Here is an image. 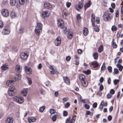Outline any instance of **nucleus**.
I'll list each match as a JSON object with an SVG mask.
<instances>
[{"instance_id": "obj_1", "label": "nucleus", "mask_w": 123, "mask_h": 123, "mask_svg": "<svg viewBox=\"0 0 123 123\" xmlns=\"http://www.w3.org/2000/svg\"><path fill=\"white\" fill-rule=\"evenodd\" d=\"M43 25L42 24L40 23H38L37 24V25L35 30V31L37 35H39L40 30L42 29Z\"/></svg>"}, {"instance_id": "obj_2", "label": "nucleus", "mask_w": 123, "mask_h": 123, "mask_svg": "<svg viewBox=\"0 0 123 123\" xmlns=\"http://www.w3.org/2000/svg\"><path fill=\"white\" fill-rule=\"evenodd\" d=\"M103 17L104 20L105 21H109L111 19L110 14L108 11L104 13Z\"/></svg>"}, {"instance_id": "obj_3", "label": "nucleus", "mask_w": 123, "mask_h": 123, "mask_svg": "<svg viewBox=\"0 0 123 123\" xmlns=\"http://www.w3.org/2000/svg\"><path fill=\"white\" fill-rule=\"evenodd\" d=\"M16 90L14 86L10 87L8 90V94L10 96H12L14 95L16 92Z\"/></svg>"}, {"instance_id": "obj_4", "label": "nucleus", "mask_w": 123, "mask_h": 123, "mask_svg": "<svg viewBox=\"0 0 123 123\" xmlns=\"http://www.w3.org/2000/svg\"><path fill=\"white\" fill-rule=\"evenodd\" d=\"M14 100L16 102L19 104H21L24 102V99L22 97L15 96L14 98Z\"/></svg>"}, {"instance_id": "obj_5", "label": "nucleus", "mask_w": 123, "mask_h": 123, "mask_svg": "<svg viewBox=\"0 0 123 123\" xmlns=\"http://www.w3.org/2000/svg\"><path fill=\"white\" fill-rule=\"evenodd\" d=\"M49 68L50 69L52 70V71H50L51 74H55L57 75L58 74V73L56 70V68L55 67H54L52 65H50L49 66Z\"/></svg>"}, {"instance_id": "obj_6", "label": "nucleus", "mask_w": 123, "mask_h": 123, "mask_svg": "<svg viewBox=\"0 0 123 123\" xmlns=\"http://www.w3.org/2000/svg\"><path fill=\"white\" fill-rule=\"evenodd\" d=\"M1 13L2 15L4 17H7L9 16V11L6 9H3L2 10Z\"/></svg>"}, {"instance_id": "obj_7", "label": "nucleus", "mask_w": 123, "mask_h": 123, "mask_svg": "<svg viewBox=\"0 0 123 123\" xmlns=\"http://www.w3.org/2000/svg\"><path fill=\"white\" fill-rule=\"evenodd\" d=\"M10 31L7 27H5L3 30L2 33L4 35H7L10 32Z\"/></svg>"}, {"instance_id": "obj_8", "label": "nucleus", "mask_w": 123, "mask_h": 123, "mask_svg": "<svg viewBox=\"0 0 123 123\" xmlns=\"http://www.w3.org/2000/svg\"><path fill=\"white\" fill-rule=\"evenodd\" d=\"M50 14V12L49 11H43L42 12L41 15L44 18L49 16Z\"/></svg>"}, {"instance_id": "obj_9", "label": "nucleus", "mask_w": 123, "mask_h": 123, "mask_svg": "<svg viewBox=\"0 0 123 123\" xmlns=\"http://www.w3.org/2000/svg\"><path fill=\"white\" fill-rule=\"evenodd\" d=\"M44 7L47 9H51L52 6L51 4L48 2H45L44 4Z\"/></svg>"}, {"instance_id": "obj_10", "label": "nucleus", "mask_w": 123, "mask_h": 123, "mask_svg": "<svg viewBox=\"0 0 123 123\" xmlns=\"http://www.w3.org/2000/svg\"><path fill=\"white\" fill-rule=\"evenodd\" d=\"M58 25L59 27L62 28L64 25V23L62 20L59 19L58 20Z\"/></svg>"}, {"instance_id": "obj_11", "label": "nucleus", "mask_w": 123, "mask_h": 123, "mask_svg": "<svg viewBox=\"0 0 123 123\" xmlns=\"http://www.w3.org/2000/svg\"><path fill=\"white\" fill-rule=\"evenodd\" d=\"M83 4L81 2H79L78 4L76 6V8L78 11H79L83 7Z\"/></svg>"}, {"instance_id": "obj_12", "label": "nucleus", "mask_w": 123, "mask_h": 123, "mask_svg": "<svg viewBox=\"0 0 123 123\" xmlns=\"http://www.w3.org/2000/svg\"><path fill=\"white\" fill-rule=\"evenodd\" d=\"M61 39L60 37H58L55 40V44L56 46L59 45L61 43Z\"/></svg>"}, {"instance_id": "obj_13", "label": "nucleus", "mask_w": 123, "mask_h": 123, "mask_svg": "<svg viewBox=\"0 0 123 123\" xmlns=\"http://www.w3.org/2000/svg\"><path fill=\"white\" fill-rule=\"evenodd\" d=\"M28 56L27 53L23 52L20 54V57L21 59H26Z\"/></svg>"}, {"instance_id": "obj_14", "label": "nucleus", "mask_w": 123, "mask_h": 123, "mask_svg": "<svg viewBox=\"0 0 123 123\" xmlns=\"http://www.w3.org/2000/svg\"><path fill=\"white\" fill-rule=\"evenodd\" d=\"M15 70L18 73L20 72L22 70V67L18 65H17L15 67Z\"/></svg>"}, {"instance_id": "obj_15", "label": "nucleus", "mask_w": 123, "mask_h": 123, "mask_svg": "<svg viewBox=\"0 0 123 123\" xmlns=\"http://www.w3.org/2000/svg\"><path fill=\"white\" fill-rule=\"evenodd\" d=\"M63 79L64 82L65 83L68 85L70 84V80L68 77L67 76L63 77Z\"/></svg>"}, {"instance_id": "obj_16", "label": "nucleus", "mask_w": 123, "mask_h": 123, "mask_svg": "<svg viewBox=\"0 0 123 123\" xmlns=\"http://www.w3.org/2000/svg\"><path fill=\"white\" fill-rule=\"evenodd\" d=\"M36 120V118L33 117H30L28 118V121L30 123L35 122Z\"/></svg>"}, {"instance_id": "obj_17", "label": "nucleus", "mask_w": 123, "mask_h": 123, "mask_svg": "<svg viewBox=\"0 0 123 123\" xmlns=\"http://www.w3.org/2000/svg\"><path fill=\"white\" fill-rule=\"evenodd\" d=\"M25 71L26 73L28 74H31V69L30 68L27 67H25Z\"/></svg>"}, {"instance_id": "obj_18", "label": "nucleus", "mask_w": 123, "mask_h": 123, "mask_svg": "<svg viewBox=\"0 0 123 123\" xmlns=\"http://www.w3.org/2000/svg\"><path fill=\"white\" fill-rule=\"evenodd\" d=\"M95 16L93 14H92L91 16V21L92 26H94L95 23Z\"/></svg>"}, {"instance_id": "obj_19", "label": "nucleus", "mask_w": 123, "mask_h": 123, "mask_svg": "<svg viewBox=\"0 0 123 123\" xmlns=\"http://www.w3.org/2000/svg\"><path fill=\"white\" fill-rule=\"evenodd\" d=\"M91 64L92 65L94 68H97L98 67L99 64L97 62L95 61H94L92 62Z\"/></svg>"}, {"instance_id": "obj_20", "label": "nucleus", "mask_w": 123, "mask_h": 123, "mask_svg": "<svg viewBox=\"0 0 123 123\" xmlns=\"http://www.w3.org/2000/svg\"><path fill=\"white\" fill-rule=\"evenodd\" d=\"M91 3V1L89 0L88 2L85 4L84 6L85 10H86L87 8L90 6Z\"/></svg>"}, {"instance_id": "obj_21", "label": "nucleus", "mask_w": 123, "mask_h": 123, "mask_svg": "<svg viewBox=\"0 0 123 123\" xmlns=\"http://www.w3.org/2000/svg\"><path fill=\"white\" fill-rule=\"evenodd\" d=\"M28 90L27 89L23 90L21 92V93L24 96H26Z\"/></svg>"}, {"instance_id": "obj_22", "label": "nucleus", "mask_w": 123, "mask_h": 123, "mask_svg": "<svg viewBox=\"0 0 123 123\" xmlns=\"http://www.w3.org/2000/svg\"><path fill=\"white\" fill-rule=\"evenodd\" d=\"M13 121V119L12 117H9L7 119L6 123H12Z\"/></svg>"}, {"instance_id": "obj_23", "label": "nucleus", "mask_w": 123, "mask_h": 123, "mask_svg": "<svg viewBox=\"0 0 123 123\" xmlns=\"http://www.w3.org/2000/svg\"><path fill=\"white\" fill-rule=\"evenodd\" d=\"M6 83L8 86L10 87H11V86L13 84V81L12 80H8L7 81Z\"/></svg>"}, {"instance_id": "obj_24", "label": "nucleus", "mask_w": 123, "mask_h": 123, "mask_svg": "<svg viewBox=\"0 0 123 123\" xmlns=\"http://www.w3.org/2000/svg\"><path fill=\"white\" fill-rule=\"evenodd\" d=\"M79 79L81 82L86 79L85 76L82 74L79 75Z\"/></svg>"}, {"instance_id": "obj_25", "label": "nucleus", "mask_w": 123, "mask_h": 123, "mask_svg": "<svg viewBox=\"0 0 123 123\" xmlns=\"http://www.w3.org/2000/svg\"><path fill=\"white\" fill-rule=\"evenodd\" d=\"M16 0H10V3L11 6H14L16 4Z\"/></svg>"}, {"instance_id": "obj_26", "label": "nucleus", "mask_w": 123, "mask_h": 123, "mask_svg": "<svg viewBox=\"0 0 123 123\" xmlns=\"http://www.w3.org/2000/svg\"><path fill=\"white\" fill-rule=\"evenodd\" d=\"M82 85L85 87H86L88 85V83L86 79L81 82Z\"/></svg>"}, {"instance_id": "obj_27", "label": "nucleus", "mask_w": 123, "mask_h": 123, "mask_svg": "<svg viewBox=\"0 0 123 123\" xmlns=\"http://www.w3.org/2000/svg\"><path fill=\"white\" fill-rule=\"evenodd\" d=\"M1 68L3 70H6L8 68V65L5 64L3 65L1 67Z\"/></svg>"}, {"instance_id": "obj_28", "label": "nucleus", "mask_w": 123, "mask_h": 123, "mask_svg": "<svg viewBox=\"0 0 123 123\" xmlns=\"http://www.w3.org/2000/svg\"><path fill=\"white\" fill-rule=\"evenodd\" d=\"M10 16L12 18L15 17L16 16V13L13 11H12L11 13Z\"/></svg>"}, {"instance_id": "obj_29", "label": "nucleus", "mask_w": 123, "mask_h": 123, "mask_svg": "<svg viewBox=\"0 0 123 123\" xmlns=\"http://www.w3.org/2000/svg\"><path fill=\"white\" fill-rule=\"evenodd\" d=\"M83 34L85 35H86L88 34V29L86 27L84 28L83 31Z\"/></svg>"}, {"instance_id": "obj_30", "label": "nucleus", "mask_w": 123, "mask_h": 123, "mask_svg": "<svg viewBox=\"0 0 123 123\" xmlns=\"http://www.w3.org/2000/svg\"><path fill=\"white\" fill-rule=\"evenodd\" d=\"M73 37V33L71 32H69L68 34V38L71 39Z\"/></svg>"}, {"instance_id": "obj_31", "label": "nucleus", "mask_w": 123, "mask_h": 123, "mask_svg": "<svg viewBox=\"0 0 123 123\" xmlns=\"http://www.w3.org/2000/svg\"><path fill=\"white\" fill-rule=\"evenodd\" d=\"M67 11V10L66 9H64L62 12V15L63 17H64V16H66L68 14Z\"/></svg>"}, {"instance_id": "obj_32", "label": "nucleus", "mask_w": 123, "mask_h": 123, "mask_svg": "<svg viewBox=\"0 0 123 123\" xmlns=\"http://www.w3.org/2000/svg\"><path fill=\"white\" fill-rule=\"evenodd\" d=\"M76 118V116L75 115L74 116L70 121L69 123H74L75 121Z\"/></svg>"}, {"instance_id": "obj_33", "label": "nucleus", "mask_w": 123, "mask_h": 123, "mask_svg": "<svg viewBox=\"0 0 123 123\" xmlns=\"http://www.w3.org/2000/svg\"><path fill=\"white\" fill-rule=\"evenodd\" d=\"M93 56L94 57V59L96 60L98 58V55L97 52H94L93 53Z\"/></svg>"}, {"instance_id": "obj_34", "label": "nucleus", "mask_w": 123, "mask_h": 123, "mask_svg": "<svg viewBox=\"0 0 123 123\" xmlns=\"http://www.w3.org/2000/svg\"><path fill=\"white\" fill-rule=\"evenodd\" d=\"M117 67L119 68V70L120 71H122L123 68V67L120 64H117Z\"/></svg>"}, {"instance_id": "obj_35", "label": "nucleus", "mask_w": 123, "mask_h": 123, "mask_svg": "<svg viewBox=\"0 0 123 123\" xmlns=\"http://www.w3.org/2000/svg\"><path fill=\"white\" fill-rule=\"evenodd\" d=\"M92 26L93 27H94V29L95 31L96 32H98L99 31V29L97 25H94V26Z\"/></svg>"}, {"instance_id": "obj_36", "label": "nucleus", "mask_w": 123, "mask_h": 123, "mask_svg": "<svg viewBox=\"0 0 123 123\" xmlns=\"http://www.w3.org/2000/svg\"><path fill=\"white\" fill-rule=\"evenodd\" d=\"M112 46L114 48H116L117 47V45L116 43L114 42V39H113L112 41Z\"/></svg>"}, {"instance_id": "obj_37", "label": "nucleus", "mask_w": 123, "mask_h": 123, "mask_svg": "<svg viewBox=\"0 0 123 123\" xmlns=\"http://www.w3.org/2000/svg\"><path fill=\"white\" fill-rule=\"evenodd\" d=\"M26 79L28 81V84L29 85H31L32 82V80L31 78L28 77H27Z\"/></svg>"}, {"instance_id": "obj_38", "label": "nucleus", "mask_w": 123, "mask_h": 123, "mask_svg": "<svg viewBox=\"0 0 123 123\" xmlns=\"http://www.w3.org/2000/svg\"><path fill=\"white\" fill-rule=\"evenodd\" d=\"M103 45H101L98 48V52H99L100 53L103 51Z\"/></svg>"}, {"instance_id": "obj_39", "label": "nucleus", "mask_w": 123, "mask_h": 123, "mask_svg": "<svg viewBox=\"0 0 123 123\" xmlns=\"http://www.w3.org/2000/svg\"><path fill=\"white\" fill-rule=\"evenodd\" d=\"M86 114L87 115H90L91 116H92L93 115V113L89 111H86Z\"/></svg>"}, {"instance_id": "obj_40", "label": "nucleus", "mask_w": 123, "mask_h": 123, "mask_svg": "<svg viewBox=\"0 0 123 123\" xmlns=\"http://www.w3.org/2000/svg\"><path fill=\"white\" fill-rule=\"evenodd\" d=\"M23 28L22 27H20L18 30V33H22L23 32Z\"/></svg>"}, {"instance_id": "obj_41", "label": "nucleus", "mask_w": 123, "mask_h": 123, "mask_svg": "<svg viewBox=\"0 0 123 123\" xmlns=\"http://www.w3.org/2000/svg\"><path fill=\"white\" fill-rule=\"evenodd\" d=\"M45 108V107L44 106H43L39 108V110L40 112H43Z\"/></svg>"}, {"instance_id": "obj_42", "label": "nucleus", "mask_w": 123, "mask_h": 123, "mask_svg": "<svg viewBox=\"0 0 123 123\" xmlns=\"http://www.w3.org/2000/svg\"><path fill=\"white\" fill-rule=\"evenodd\" d=\"M105 62H104L103 64V65L101 67V70H104L105 69Z\"/></svg>"}, {"instance_id": "obj_43", "label": "nucleus", "mask_w": 123, "mask_h": 123, "mask_svg": "<svg viewBox=\"0 0 123 123\" xmlns=\"http://www.w3.org/2000/svg\"><path fill=\"white\" fill-rule=\"evenodd\" d=\"M19 4L21 5H24L25 3V0H19Z\"/></svg>"}, {"instance_id": "obj_44", "label": "nucleus", "mask_w": 123, "mask_h": 123, "mask_svg": "<svg viewBox=\"0 0 123 123\" xmlns=\"http://www.w3.org/2000/svg\"><path fill=\"white\" fill-rule=\"evenodd\" d=\"M111 29L112 31H114L117 30V28L115 26L113 25L112 26Z\"/></svg>"}, {"instance_id": "obj_45", "label": "nucleus", "mask_w": 123, "mask_h": 123, "mask_svg": "<svg viewBox=\"0 0 123 123\" xmlns=\"http://www.w3.org/2000/svg\"><path fill=\"white\" fill-rule=\"evenodd\" d=\"M16 77L17 79L19 80L21 79V75L19 74H17L16 75Z\"/></svg>"}, {"instance_id": "obj_46", "label": "nucleus", "mask_w": 123, "mask_h": 123, "mask_svg": "<svg viewBox=\"0 0 123 123\" xmlns=\"http://www.w3.org/2000/svg\"><path fill=\"white\" fill-rule=\"evenodd\" d=\"M83 72L85 74H89L90 73L91 71L90 70H88L87 71H83Z\"/></svg>"}, {"instance_id": "obj_47", "label": "nucleus", "mask_w": 123, "mask_h": 123, "mask_svg": "<svg viewBox=\"0 0 123 123\" xmlns=\"http://www.w3.org/2000/svg\"><path fill=\"white\" fill-rule=\"evenodd\" d=\"M55 112V111L53 109H50V112L51 114H54Z\"/></svg>"}, {"instance_id": "obj_48", "label": "nucleus", "mask_w": 123, "mask_h": 123, "mask_svg": "<svg viewBox=\"0 0 123 123\" xmlns=\"http://www.w3.org/2000/svg\"><path fill=\"white\" fill-rule=\"evenodd\" d=\"M52 120L53 121H55L56 119V117L55 115L53 116L52 117Z\"/></svg>"}, {"instance_id": "obj_49", "label": "nucleus", "mask_w": 123, "mask_h": 123, "mask_svg": "<svg viewBox=\"0 0 123 123\" xmlns=\"http://www.w3.org/2000/svg\"><path fill=\"white\" fill-rule=\"evenodd\" d=\"M70 104L68 102H67L65 105V106L66 108H68L70 106Z\"/></svg>"}, {"instance_id": "obj_50", "label": "nucleus", "mask_w": 123, "mask_h": 123, "mask_svg": "<svg viewBox=\"0 0 123 123\" xmlns=\"http://www.w3.org/2000/svg\"><path fill=\"white\" fill-rule=\"evenodd\" d=\"M119 80H114V83L115 85H116L117 83L119 82Z\"/></svg>"}, {"instance_id": "obj_51", "label": "nucleus", "mask_w": 123, "mask_h": 123, "mask_svg": "<svg viewBox=\"0 0 123 123\" xmlns=\"http://www.w3.org/2000/svg\"><path fill=\"white\" fill-rule=\"evenodd\" d=\"M96 22L97 24H98L100 22L99 18L98 17L96 18Z\"/></svg>"}, {"instance_id": "obj_52", "label": "nucleus", "mask_w": 123, "mask_h": 123, "mask_svg": "<svg viewBox=\"0 0 123 123\" xmlns=\"http://www.w3.org/2000/svg\"><path fill=\"white\" fill-rule=\"evenodd\" d=\"M71 3L70 2H67L66 4L67 6L69 8L71 5Z\"/></svg>"}, {"instance_id": "obj_53", "label": "nucleus", "mask_w": 123, "mask_h": 123, "mask_svg": "<svg viewBox=\"0 0 123 123\" xmlns=\"http://www.w3.org/2000/svg\"><path fill=\"white\" fill-rule=\"evenodd\" d=\"M118 69L117 68H114V71L113 73H115L116 74H117L118 73Z\"/></svg>"}, {"instance_id": "obj_54", "label": "nucleus", "mask_w": 123, "mask_h": 123, "mask_svg": "<svg viewBox=\"0 0 123 123\" xmlns=\"http://www.w3.org/2000/svg\"><path fill=\"white\" fill-rule=\"evenodd\" d=\"M108 71L110 72H112V68L111 67L108 66Z\"/></svg>"}, {"instance_id": "obj_55", "label": "nucleus", "mask_w": 123, "mask_h": 123, "mask_svg": "<svg viewBox=\"0 0 123 123\" xmlns=\"http://www.w3.org/2000/svg\"><path fill=\"white\" fill-rule=\"evenodd\" d=\"M97 104L96 102L94 103L92 105L93 107L94 108H96L97 107Z\"/></svg>"}, {"instance_id": "obj_56", "label": "nucleus", "mask_w": 123, "mask_h": 123, "mask_svg": "<svg viewBox=\"0 0 123 123\" xmlns=\"http://www.w3.org/2000/svg\"><path fill=\"white\" fill-rule=\"evenodd\" d=\"M99 90L100 91H101L102 90L104 89V86L103 85H101L100 86L99 88Z\"/></svg>"}, {"instance_id": "obj_57", "label": "nucleus", "mask_w": 123, "mask_h": 123, "mask_svg": "<svg viewBox=\"0 0 123 123\" xmlns=\"http://www.w3.org/2000/svg\"><path fill=\"white\" fill-rule=\"evenodd\" d=\"M63 115L64 116H67L68 115L67 112L65 111H64L63 112Z\"/></svg>"}, {"instance_id": "obj_58", "label": "nucleus", "mask_w": 123, "mask_h": 123, "mask_svg": "<svg viewBox=\"0 0 123 123\" xmlns=\"http://www.w3.org/2000/svg\"><path fill=\"white\" fill-rule=\"evenodd\" d=\"M111 97H112V95L111 94H110L109 93L107 95V98L108 99H109V98H111Z\"/></svg>"}, {"instance_id": "obj_59", "label": "nucleus", "mask_w": 123, "mask_h": 123, "mask_svg": "<svg viewBox=\"0 0 123 123\" xmlns=\"http://www.w3.org/2000/svg\"><path fill=\"white\" fill-rule=\"evenodd\" d=\"M3 26V23L2 21H0V28H2Z\"/></svg>"}, {"instance_id": "obj_60", "label": "nucleus", "mask_w": 123, "mask_h": 123, "mask_svg": "<svg viewBox=\"0 0 123 123\" xmlns=\"http://www.w3.org/2000/svg\"><path fill=\"white\" fill-rule=\"evenodd\" d=\"M110 92L111 94H113L114 93L115 91L113 89H111V90Z\"/></svg>"}, {"instance_id": "obj_61", "label": "nucleus", "mask_w": 123, "mask_h": 123, "mask_svg": "<svg viewBox=\"0 0 123 123\" xmlns=\"http://www.w3.org/2000/svg\"><path fill=\"white\" fill-rule=\"evenodd\" d=\"M84 106L85 108L87 109H88L90 108V106L89 105H88L85 104L84 105Z\"/></svg>"}, {"instance_id": "obj_62", "label": "nucleus", "mask_w": 123, "mask_h": 123, "mask_svg": "<svg viewBox=\"0 0 123 123\" xmlns=\"http://www.w3.org/2000/svg\"><path fill=\"white\" fill-rule=\"evenodd\" d=\"M71 59V57L70 56H68L66 57V60L67 61H69Z\"/></svg>"}, {"instance_id": "obj_63", "label": "nucleus", "mask_w": 123, "mask_h": 123, "mask_svg": "<svg viewBox=\"0 0 123 123\" xmlns=\"http://www.w3.org/2000/svg\"><path fill=\"white\" fill-rule=\"evenodd\" d=\"M68 100V97L64 98L62 99L63 100L64 102H66Z\"/></svg>"}, {"instance_id": "obj_64", "label": "nucleus", "mask_w": 123, "mask_h": 123, "mask_svg": "<svg viewBox=\"0 0 123 123\" xmlns=\"http://www.w3.org/2000/svg\"><path fill=\"white\" fill-rule=\"evenodd\" d=\"M103 5L104 6H107V2L105 1H104L103 2Z\"/></svg>"}]
</instances>
